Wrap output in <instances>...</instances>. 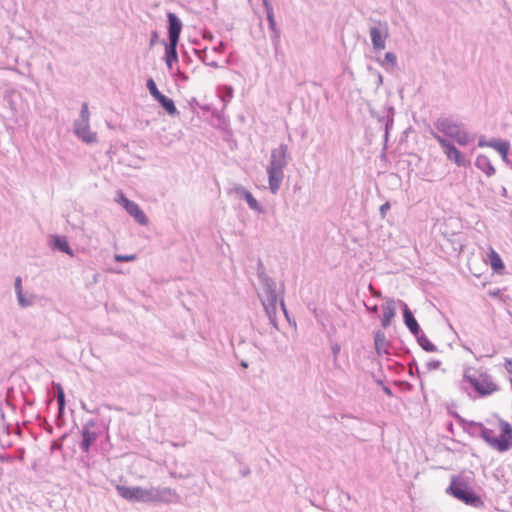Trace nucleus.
Returning <instances> with one entry per match:
<instances>
[{
    "label": "nucleus",
    "instance_id": "1",
    "mask_svg": "<svg viewBox=\"0 0 512 512\" xmlns=\"http://www.w3.org/2000/svg\"><path fill=\"white\" fill-rule=\"evenodd\" d=\"M288 165V146L280 144L272 149L269 163L266 167L268 175L269 189L272 194H276L284 179V169Z\"/></svg>",
    "mask_w": 512,
    "mask_h": 512
},
{
    "label": "nucleus",
    "instance_id": "2",
    "mask_svg": "<svg viewBox=\"0 0 512 512\" xmlns=\"http://www.w3.org/2000/svg\"><path fill=\"white\" fill-rule=\"evenodd\" d=\"M469 426L479 429L480 437L492 448L499 452H506L512 447V426L505 420L500 419V435L494 436L491 429L486 428L482 423L470 421Z\"/></svg>",
    "mask_w": 512,
    "mask_h": 512
},
{
    "label": "nucleus",
    "instance_id": "3",
    "mask_svg": "<svg viewBox=\"0 0 512 512\" xmlns=\"http://www.w3.org/2000/svg\"><path fill=\"white\" fill-rule=\"evenodd\" d=\"M260 285L262 287V294H259L261 303L264 307L265 313L270 323L278 329L276 312H277V301L278 295L276 292L275 281L266 275L264 272L258 273Z\"/></svg>",
    "mask_w": 512,
    "mask_h": 512
},
{
    "label": "nucleus",
    "instance_id": "4",
    "mask_svg": "<svg viewBox=\"0 0 512 512\" xmlns=\"http://www.w3.org/2000/svg\"><path fill=\"white\" fill-rule=\"evenodd\" d=\"M434 126L439 133L452 138L459 145L466 146L475 140V134L468 132L462 123L455 121L450 117H439Z\"/></svg>",
    "mask_w": 512,
    "mask_h": 512
},
{
    "label": "nucleus",
    "instance_id": "5",
    "mask_svg": "<svg viewBox=\"0 0 512 512\" xmlns=\"http://www.w3.org/2000/svg\"><path fill=\"white\" fill-rule=\"evenodd\" d=\"M446 492L466 505L475 508H480L484 505L481 497L466 482L455 477L452 478Z\"/></svg>",
    "mask_w": 512,
    "mask_h": 512
},
{
    "label": "nucleus",
    "instance_id": "6",
    "mask_svg": "<svg viewBox=\"0 0 512 512\" xmlns=\"http://www.w3.org/2000/svg\"><path fill=\"white\" fill-rule=\"evenodd\" d=\"M89 119L88 104L84 102L81 106L79 118L74 121V133L83 142L93 144L97 142V134L90 130Z\"/></svg>",
    "mask_w": 512,
    "mask_h": 512
},
{
    "label": "nucleus",
    "instance_id": "7",
    "mask_svg": "<svg viewBox=\"0 0 512 512\" xmlns=\"http://www.w3.org/2000/svg\"><path fill=\"white\" fill-rule=\"evenodd\" d=\"M431 134L440 144L448 160L453 161L459 167H466L469 165V160L466 159L465 155L461 153L452 142L433 130H431Z\"/></svg>",
    "mask_w": 512,
    "mask_h": 512
},
{
    "label": "nucleus",
    "instance_id": "8",
    "mask_svg": "<svg viewBox=\"0 0 512 512\" xmlns=\"http://www.w3.org/2000/svg\"><path fill=\"white\" fill-rule=\"evenodd\" d=\"M118 494L128 501L151 503V488H142L140 486H123L118 485L116 487Z\"/></svg>",
    "mask_w": 512,
    "mask_h": 512
},
{
    "label": "nucleus",
    "instance_id": "9",
    "mask_svg": "<svg viewBox=\"0 0 512 512\" xmlns=\"http://www.w3.org/2000/svg\"><path fill=\"white\" fill-rule=\"evenodd\" d=\"M373 50L380 52L386 48V41L389 37V29L386 22L378 21L369 28Z\"/></svg>",
    "mask_w": 512,
    "mask_h": 512
},
{
    "label": "nucleus",
    "instance_id": "10",
    "mask_svg": "<svg viewBox=\"0 0 512 512\" xmlns=\"http://www.w3.org/2000/svg\"><path fill=\"white\" fill-rule=\"evenodd\" d=\"M465 378L481 396H487L499 390L498 385L487 374H480L478 377L465 375Z\"/></svg>",
    "mask_w": 512,
    "mask_h": 512
},
{
    "label": "nucleus",
    "instance_id": "11",
    "mask_svg": "<svg viewBox=\"0 0 512 512\" xmlns=\"http://www.w3.org/2000/svg\"><path fill=\"white\" fill-rule=\"evenodd\" d=\"M96 426V422L94 420H89L86 422L81 431L82 441L80 444L81 450L85 453L90 451L91 445L98 439L99 432L95 431L93 428Z\"/></svg>",
    "mask_w": 512,
    "mask_h": 512
},
{
    "label": "nucleus",
    "instance_id": "12",
    "mask_svg": "<svg viewBox=\"0 0 512 512\" xmlns=\"http://www.w3.org/2000/svg\"><path fill=\"white\" fill-rule=\"evenodd\" d=\"M151 503H172L179 500L175 490L169 487H151Z\"/></svg>",
    "mask_w": 512,
    "mask_h": 512
},
{
    "label": "nucleus",
    "instance_id": "13",
    "mask_svg": "<svg viewBox=\"0 0 512 512\" xmlns=\"http://www.w3.org/2000/svg\"><path fill=\"white\" fill-rule=\"evenodd\" d=\"M168 18V38L169 42H179L182 30V22L178 16L172 12L167 14Z\"/></svg>",
    "mask_w": 512,
    "mask_h": 512
},
{
    "label": "nucleus",
    "instance_id": "14",
    "mask_svg": "<svg viewBox=\"0 0 512 512\" xmlns=\"http://www.w3.org/2000/svg\"><path fill=\"white\" fill-rule=\"evenodd\" d=\"M397 307H399L398 301L389 299L385 302L382 307L383 315L381 319V325L383 328H387L390 325L392 318L395 316Z\"/></svg>",
    "mask_w": 512,
    "mask_h": 512
},
{
    "label": "nucleus",
    "instance_id": "15",
    "mask_svg": "<svg viewBox=\"0 0 512 512\" xmlns=\"http://www.w3.org/2000/svg\"><path fill=\"white\" fill-rule=\"evenodd\" d=\"M124 209L140 225H147L148 224V222H149L148 217L141 210L139 205L137 203H135L134 201H130V203H127V205L124 207Z\"/></svg>",
    "mask_w": 512,
    "mask_h": 512
},
{
    "label": "nucleus",
    "instance_id": "16",
    "mask_svg": "<svg viewBox=\"0 0 512 512\" xmlns=\"http://www.w3.org/2000/svg\"><path fill=\"white\" fill-rule=\"evenodd\" d=\"M265 11L268 20L270 30L273 32L272 41L274 45H277L280 39V31L276 27V21L274 18L273 7L269 1H265Z\"/></svg>",
    "mask_w": 512,
    "mask_h": 512
},
{
    "label": "nucleus",
    "instance_id": "17",
    "mask_svg": "<svg viewBox=\"0 0 512 512\" xmlns=\"http://www.w3.org/2000/svg\"><path fill=\"white\" fill-rule=\"evenodd\" d=\"M374 345L376 352L379 355H387L389 354L390 343L385 335V333L381 330H378L374 334Z\"/></svg>",
    "mask_w": 512,
    "mask_h": 512
},
{
    "label": "nucleus",
    "instance_id": "18",
    "mask_svg": "<svg viewBox=\"0 0 512 512\" xmlns=\"http://www.w3.org/2000/svg\"><path fill=\"white\" fill-rule=\"evenodd\" d=\"M398 306L403 311L404 322L409 328L411 333L416 336V319L412 311L408 308L407 304L401 300H398Z\"/></svg>",
    "mask_w": 512,
    "mask_h": 512
},
{
    "label": "nucleus",
    "instance_id": "19",
    "mask_svg": "<svg viewBox=\"0 0 512 512\" xmlns=\"http://www.w3.org/2000/svg\"><path fill=\"white\" fill-rule=\"evenodd\" d=\"M475 166L481 170L486 176L491 177L495 174V168L492 165L490 159L485 155H479L476 158Z\"/></svg>",
    "mask_w": 512,
    "mask_h": 512
},
{
    "label": "nucleus",
    "instance_id": "20",
    "mask_svg": "<svg viewBox=\"0 0 512 512\" xmlns=\"http://www.w3.org/2000/svg\"><path fill=\"white\" fill-rule=\"evenodd\" d=\"M52 247L53 249L59 250L68 254L69 256H74L73 250L70 248L69 243L65 236L55 235L52 237Z\"/></svg>",
    "mask_w": 512,
    "mask_h": 512
},
{
    "label": "nucleus",
    "instance_id": "21",
    "mask_svg": "<svg viewBox=\"0 0 512 512\" xmlns=\"http://www.w3.org/2000/svg\"><path fill=\"white\" fill-rule=\"evenodd\" d=\"M177 44L178 42H169L165 45V61L169 69L172 68V62L178 60Z\"/></svg>",
    "mask_w": 512,
    "mask_h": 512
},
{
    "label": "nucleus",
    "instance_id": "22",
    "mask_svg": "<svg viewBox=\"0 0 512 512\" xmlns=\"http://www.w3.org/2000/svg\"><path fill=\"white\" fill-rule=\"evenodd\" d=\"M238 190H239L240 195L245 199V201L247 202V204L251 210L256 211L258 213L264 212L263 208L260 206L258 201L254 198V196L249 191H247L244 188H240Z\"/></svg>",
    "mask_w": 512,
    "mask_h": 512
},
{
    "label": "nucleus",
    "instance_id": "23",
    "mask_svg": "<svg viewBox=\"0 0 512 512\" xmlns=\"http://www.w3.org/2000/svg\"><path fill=\"white\" fill-rule=\"evenodd\" d=\"M156 101L170 116H176L179 114V111L177 110L171 98H168L167 96L162 94L160 97L156 99Z\"/></svg>",
    "mask_w": 512,
    "mask_h": 512
},
{
    "label": "nucleus",
    "instance_id": "24",
    "mask_svg": "<svg viewBox=\"0 0 512 512\" xmlns=\"http://www.w3.org/2000/svg\"><path fill=\"white\" fill-rule=\"evenodd\" d=\"M420 327L418 326V345L422 347L427 352H435L437 351L436 346L429 341V339L425 336L424 333H421Z\"/></svg>",
    "mask_w": 512,
    "mask_h": 512
},
{
    "label": "nucleus",
    "instance_id": "25",
    "mask_svg": "<svg viewBox=\"0 0 512 512\" xmlns=\"http://www.w3.org/2000/svg\"><path fill=\"white\" fill-rule=\"evenodd\" d=\"M489 259L491 267L495 272H500V270L504 268V264L500 256L495 251H491V253L489 254Z\"/></svg>",
    "mask_w": 512,
    "mask_h": 512
},
{
    "label": "nucleus",
    "instance_id": "26",
    "mask_svg": "<svg viewBox=\"0 0 512 512\" xmlns=\"http://www.w3.org/2000/svg\"><path fill=\"white\" fill-rule=\"evenodd\" d=\"M489 147L494 148L501 155V154H505V153L509 152L510 145L506 141H490L489 142Z\"/></svg>",
    "mask_w": 512,
    "mask_h": 512
},
{
    "label": "nucleus",
    "instance_id": "27",
    "mask_svg": "<svg viewBox=\"0 0 512 512\" xmlns=\"http://www.w3.org/2000/svg\"><path fill=\"white\" fill-rule=\"evenodd\" d=\"M16 296H17L18 304L22 308L32 306L34 303L33 295L26 296V295H24V293H18V295H16Z\"/></svg>",
    "mask_w": 512,
    "mask_h": 512
},
{
    "label": "nucleus",
    "instance_id": "28",
    "mask_svg": "<svg viewBox=\"0 0 512 512\" xmlns=\"http://www.w3.org/2000/svg\"><path fill=\"white\" fill-rule=\"evenodd\" d=\"M397 63V57L393 52H387L384 59L381 61V65L388 69L389 66L394 67Z\"/></svg>",
    "mask_w": 512,
    "mask_h": 512
},
{
    "label": "nucleus",
    "instance_id": "29",
    "mask_svg": "<svg viewBox=\"0 0 512 512\" xmlns=\"http://www.w3.org/2000/svg\"><path fill=\"white\" fill-rule=\"evenodd\" d=\"M453 239H446L447 243L451 245V249L453 252H461L463 248L462 241L459 238V235L453 234Z\"/></svg>",
    "mask_w": 512,
    "mask_h": 512
},
{
    "label": "nucleus",
    "instance_id": "30",
    "mask_svg": "<svg viewBox=\"0 0 512 512\" xmlns=\"http://www.w3.org/2000/svg\"><path fill=\"white\" fill-rule=\"evenodd\" d=\"M146 87L151 94V96L156 100L158 97L162 95V93L158 90L155 81L152 78H149L146 82Z\"/></svg>",
    "mask_w": 512,
    "mask_h": 512
},
{
    "label": "nucleus",
    "instance_id": "31",
    "mask_svg": "<svg viewBox=\"0 0 512 512\" xmlns=\"http://www.w3.org/2000/svg\"><path fill=\"white\" fill-rule=\"evenodd\" d=\"M56 387H57L58 410H59V413L61 414V413H63V410L65 408V395H64V391L60 384H57Z\"/></svg>",
    "mask_w": 512,
    "mask_h": 512
},
{
    "label": "nucleus",
    "instance_id": "32",
    "mask_svg": "<svg viewBox=\"0 0 512 512\" xmlns=\"http://www.w3.org/2000/svg\"><path fill=\"white\" fill-rule=\"evenodd\" d=\"M223 94L221 95V100L224 103V107L233 97V88L231 86H224L223 87Z\"/></svg>",
    "mask_w": 512,
    "mask_h": 512
},
{
    "label": "nucleus",
    "instance_id": "33",
    "mask_svg": "<svg viewBox=\"0 0 512 512\" xmlns=\"http://www.w3.org/2000/svg\"><path fill=\"white\" fill-rule=\"evenodd\" d=\"M137 259L136 254H129V255H122V254H115L114 260L117 262H133Z\"/></svg>",
    "mask_w": 512,
    "mask_h": 512
},
{
    "label": "nucleus",
    "instance_id": "34",
    "mask_svg": "<svg viewBox=\"0 0 512 512\" xmlns=\"http://www.w3.org/2000/svg\"><path fill=\"white\" fill-rule=\"evenodd\" d=\"M115 201L118 204H120L121 206H123V208H124L127 205V203H130L131 200L126 198V196L121 191H119L117 193V197H116Z\"/></svg>",
    "mask_w": 512,
    "mask_h": 512
},
{
    "label": "nucleus",
    "instance_id": "35",
    "mask_svg": "<svg viewBox=\"0 0 512 512\" xmlns=\"http://www.w3.org/2000/svg\"><path fill=\"white\" fill-rule=\"evenodd\" d=\"M340 345L338 343H334L332 344L331 346V350H332V354H333V358H334V365L336 366L337 365V356L340 352Z\"/></svg>",
    "mask_w": 512,
    "mask_h": 512
},
{
    "label": "nucleus",
    "instance_id": "36",
    "mask_svg": "<svg viewBox=\"0 0 512 512\" xmlns=\"http://www.w3.org/2000/svg\"><path fill=\"white\" fill-rule=\"evenodd\" d=\"M390 207L391 206H390L389 202H385L384 204H382L380 206L379 211H380V215H381L382 218H385L386 213L390 210Z\"/></svg>",
    "mask_w": 512,
    "mask_h": 512
},
{
    "label": "nucleus",
    "instance_id": "37",
    "mask_svg": "<svg viewBox=\"0 0 512 512\" xmlns=\"http://www.w3.org/2000/svg\"><path fill=\"white\" fill-rule=\"evenodd\" d=\"M14 288H15L16 295H18V293H23V291H22V280H21L20 277H17L15 279Z\"/></svg>",
    "mask_w": 512,
    "mask_h": 512
},
{
    "label": "nucleus",
    "instance_id": "38",
    "mask_svg": "<svg viewBox=\"0 0 512 512\" xmlns=\"http://www.w3.org/2000/svg\"><path fill=\"white\" fill-rule=\"evenodd\" d=\"M441 365L439 360H432L427 363L428 370L437 369Z\"/></svg>",
    "mask_w": 512,
    "mask_h": 512
},
{
    "label": "nucleus",
    "instance_id": "39",
    "mask_svg": "<svg viewBox=\"0 0 512 512\" xmlns=\"http://www.w3.org/2000/svg\"><path fill=\"white\" fill-rule=\"evenodd\" d=\"M393 125V119L387 118L384 123L385 128V138L387 139L389 128Z\"/></svg>",
    "mask_w": 512,
    "mask_h": 512
},
{
    "label": "nucleus",
    "instance_id": "40",
    "mask_svg": "<svg viewBox=\"0 0 512 512\" xmlns=\"http://www.w3.org/2000/svg\"><path fill=\"white\" fill-rule=\"evenodd\" d=\"M505 369L509 374L512 375V359L511 358H505Z\"/></svg>",
    "mask_w": 512,
    "mask_h": 512
},
{
    "label": "nucleus",
    "instance_id": "41",
    "mask_svg": "<svg viewBox=\"0 0 512 512\" xmlns=\"http://www.w3.org/2000/svg\"><path fill=\"white\" fill-rule=\"evenodd\" d=\"M224 47H225V43L224 42H220L218 46H215L213 48V50L216 51V52H222L224 50Z\"/></svg>",
    "mask_w": 512,
    "mask_h": 512
},
{
    "label": "nucleus",
    "instance_id": "42",
    "mask_svg": "<svg viewBox=\"0 0 512 512\" xmlns=\"http://www.w3.org/2000/svg\"><path fill=\"white\" fill-rule=\"evenodd\" d=\"M205 64L210 67L218 68V63L216 61L205 62Z\"/></svg>",
    "mask_w": 512,
    "mask_h": 512
},
{
    "label": "nucleus",
    "instance_id": "43",
    "mask_svg": "<svg viewBox=\"0 0 512 512\" xmlns=\"http://www.w3.org/2000/svg\"><path fill=\"white\" fill-rule=\"evenodd\" d=\"M478 145L480 147H484V146H488L489 147V142L481 139V140H479Z\"/></svg>",
    "mask_w": 512,
    "mask_h": 512
},
{
    "label": "nucleus",
    "instance_id": "44",
    "mask_svg": "<svg viewBox=\"0 0 512 512\" xmlns=\"http://www.w3.org/2000/svg\"><path fill=\"white\" fill-rule=\"evenodd\" d=\"M280 305H281V308H282L283 312H284L285 314H287L286 307H285V304H284V300H283V299H281V300H280Z\"/></svg>",
    "mask_w": 512,
    "mask_h": 512
},
{
    "label": "nucleus",
    "instance_id": "45",
    "mask_svg": "<svg viewBox=\"0 0 512 512\" xmlns=\"http://www.w3.org/2000/svg\"><path fill=\"white\" fill-rule=\"evenodd\" d=\"M156 38H157V32H153L152 33V39H151V42H150L151 45L154 44Z\"/></svg>",
    "mask_w": 512,
    "mask_h": 512
},
{
    "label": "nucleus",
    "instance_id": "46",
    "mask_svg": "<svg viewBox=\"0 0 512 512\" xmlns=\"http://www.w3.org/2000/svg\"><path fill=\"white\" fill-rule=\"evenodd\" d=\"M249 473H250V470H249L248 468H246V469H244L243 471H241V474H242L243 476H247V475H249Z\"/></svg>",
    "mask_w": 512,
    "mask_h": 512
},
{
    "label": "nucleus",
    "instance_id": "47",
    "mask_svg": "<svg viewBox=\"0 0 512 512\" xmlns=\"http://www.w3.org/2000/svg\"><path fill=\"white\" fill-rule=\"evenodd\" d=\"M60 448V445H58L56 442L52 444V449H58Z\"/></svg>",
    "mask_w": 512,
    "mask_h": 512
},
{
    "label": "nucleus",
    "instance_id": "48",
    "mask_svg": "<svg viewBox=\"0 0 512 512\" xmlns=\"http://www.w3.org/2000/svg\"><path fill=\"white\" fill-rule=\"evenodd\" d=\"M501 156H502V159H503L504 161H507L508 153L501 154Z\"/></svg>",
    "mask_w": 512,
    "mask_h": 512
},
{
    "label": "nucleus",
    "instance_id": "49",
    "mask_svg": "<svg viewBox=\"0 0 512 512\" xmlns=\"http://www.w3.org/2000/svg\"><path fill=\"white\" fill-rule=\"evenodd\" d=\"M372 312H377V306L375 305L374 307L372 308H369Z\"/></svg>",
    "mask_w": 512,
    "mask_h": 512
},
{
    "label": "nucleus",
    "instance_id": "50",
    "mask_svg": "<svg viewBox=\"0 0 512 512\" xmlns=\"http://www.w3.org/2000/svg\"><path fill=\"white\" fill-rule=\"evenodd\" d=\"M180 78H182V79H184V80H186V79H187V77L185 76V74H184V73H180Z\"/></svg>",
    "mask_w": 512,
    "mask_h": 512
},
{
    "label": "nucleus",
    "instance_id": "51",
    "mask_svg": "<svg viewBox=\"0 0 512 512\" xmlns=\"http://www.w3.org/2000/svg\"><path fill=\"white\" fill-rule=\"evenodd\" d=\"M241 365H242L243 367H247V363H246V362H242V363H241Z\"/></svg>",
    "mask_w": 512,
    "mask_h": 512
}]
</instances>
